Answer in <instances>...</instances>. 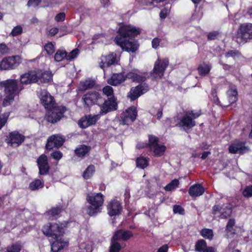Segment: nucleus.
<instances>
[{
	"label": "nucleus",
	"mask_w": 252,
	"mask_h": 252,
	"mask_svg": "<svg viewBox=\"0 0 252 252\" xmlns=\"http://www.w3.org/2000/svg\"><path fill=\"white\" fill-rule=\"evenodd\" d=\"M178 122L175 126L178 127H182L184 130H187L192 128L196 125V122L192 118L190 117L186 112L183 116L177 119Z\"/></svg>",
	"instance_id": "14"
},
{
	"label": "nucleus",
	"mask_w": 252,
	"mask_h": 252,
	"mask_svg": "<svg viewBox=\"0 0 252 252\" xmlns=\"http://www.w3.org/2000/svg\"><path fill=\"white\" fill-rule=\"evenodd\" d=\"M132 232L128 230L124 229L123 231V241H126L133 236Z\"/></svg>",
	"instance_id": "57"
},
{
	"label": "nucleus",
	"mask_w": 252,
	"mask_h": 252,
	"mask_svg": "<svg viewBox=\"0 0 252 252\" xmlns=\"http://www.w3.org/2000/svg\"><path fill=\"white\" fill-rule=\"evenodd\" d=\"M213 213L216 214L217 213H220V219H227L232 214V207L230 203L223 204L222 206L215 205L213 207Z\"/></svg>",
	"instance_id": "17"
},
{
	"label": "nucleus",
	"mask_w": 252,
	"mask_h": 252,
	"mask_svg": "<svg viewBox=\"0 0 252 252\" xmlns=\"http://www.w3.org/2000/svg\"><path fill=\"white\" fill-rule=\"evenodd\" d=\"M63 210V206L60 205L56 207H52L46 212V214L50 217L56 218L60 215Z\"/></svg>",
	"instance_id": "35"
},
{
	"label": "nucleus",
	"mask_w": 252,
	"mask_h": 252,
	"mask_svg": "<svg viewBox=\"0 0 252 252\" xmlns=\"http://www.w3.org/2000/svg\"><path fill=\"white\" fill-rule=\"evenodd\" d=\"M170 10L167 7H164L159 13V17L161 19H165L169 14Z\"/></svg>",
	"instance_id": "55"
},
{
	"label": "nucleus",
	"mask_w": 252,
	"mask_h": 252,
	"mask_svg": "<svg viewBox=\"0 0 252 252\" xmlns=\"http://www.w3.org/2000/svg\"><path fill=\"white\" fill-rule=\"evenodd\" d=\"M99 118V115H86L79 120L78 125L80 127L85 129L89 126L95 124Z\"/></svg>",
	"instance_id": "21"
},
{
	"label": "nucleus",
	"mask_w": 252,
	"mask_h": 252,
	"mask_svg": "<svg viewBox=\"0 0 252 252\" xmlns=\"http://www.w3.org/2000/svg\"><path fill=\"white\" fill-rule=\"evenodd\" d=\"M204 192V188L200 184H195L191 186L188 190L189 195L192 197L200 196L202 195Z\"/></svg>",
	"instance_id": "30"
},
{
	"label": "nucleus",
	"mask_w": 252,
	"mask_h": 252,
	"mask_svg": "<svg viewBox=\"0 0 252 252\" xmlns=\"http://www.w3.org/2000/svg\"><path fill=\"white\" fill-rule=\"evenodd\" d=\"M160 41V39L157 37L154 38L152 41V47L154 49H157L159 45Z\"/></svg>",
	"instance_id": "64"
},
{
	"label": "nucleus",
	"mask_w": 252,
	"mask_h": 252,
	"mask_svg": "<svg viewBox=\"0 0 252 252\" xmlns=\"http://www.w3.org/2000/svg\"><path fill=\"white\" fill-rule=\"evenodd\" d=\"M125 247V245L124 247L116 240H113V239H111L110 246L109 248V252H124V249Z\"/></svg>",
	"instance_id": "33"
},
{
	"label": "nucleus",
	"mask_w": 252,
	"mask_h": 252,
	"mask_svg": "<svg viewBox=\"0 0 252 252\" xmlns=\"http://www.w3.org/2000/svg\"><path fill=\"white\" fill-rule=\"evenodd\" d=\"M126 79V74L121 72L113 74L111 77L107 79V82L109 85L116 86L125 82Z\"/></svg>",
	"instance_id": "28"
},
{
	"label": "nucleus",
	"mask_w": 252,
	"mask_h": 252,
	"mask_svg": "<svg viewBox=\"0 0 252 252\" xmlns=\"http://www.w3.org/2000/svg\"><path fill=\"white\" fill-rule=\"evenodd\" d=\"M239 37L243 40L252 39V23L241 24L238 32Z\"/></svg>",
	"instance_id": "22"
},
{
	"label": "nucleus",
	"mask_w": 252,
	"mask_h": 252,
	"mask_svg": "<svg viewBox=\"0 0 252 252\" xmlns=\"http://www.w3.org/2000/svg\"><path fill=\"white\" fill-rule=\"evenodd\" d=\"M235 224V220L234 219L231 218L230 219L226 224L225 230L227 233H229L231 234H235V230L234 229L233 227Z\"/></svg>",
	"instance_id": "43"
},
{
	"label": "nucleus",
	"mask_w": 252,
	"mask_h": 252,
	"mask_svg": "<svg viewBox=\"0 0 252 252\" xmlns=\"http://www.w3.org/2000/svg\"><path fill=\"white\" fill-rule=\"evenodd\" d=\"M90 205L87 206L86 211L90 217L96 216L101 212L102 207L104 203V196L100 192L88 194L86 197Z\"/></svg>",
	"instance_id": "2"
},
{
	"label": "nucleus",
	"mask_w": 252,
	"mask_h": 252,
	"mask_svg": "<svg viewBox=\"0 0 252 252\" xmlns=\"http://www.w3.org/2000/svg\"><path fill=\"white\" fill-rule=\"evenodd\" d=\"M39 98L40 103L46 110L53 107L56 104L54 97L46 90H41Z\"/></svg>",
	"instance_id": "15"
},
{
	"label": "nucleus",
	"mask_w": 252,
	"mask_h": 252,
	"mask_svg": "<svg viewBox=\"0 0 252 252\" xmlns=\"http://www.w3.org/2000/svg\"><path fill=\"white\" fill-rule=\"evenodd\" d=\"M149 158L140 156L136 159V164L137 167L144 169L149 165Z\"/></svg>",
	"instance_id": "36"
},
{
	"label": "nucleus",
	"mask_w": 252,
	"mask_h": 252,
	"mask_svg": "<svg viewBox=\"0 0 252 252\" xmlns=\"http://www.w3.org/2000/svg\"><path fill=\"white\" fill-rule=\"evenodd\" d=\"M95 166L93 164L89 165L83 173L82 176L85 180L91 178L95 172Z\"/></svg>",
	"instance_id": "38"
},
{
	"label": "nucleus",
	"mask_w": 252,
	"mask_h": 252,
	"mask_svg": "<svg viewBox=\"0 0 252 252\" xmlns=\"http://www.w3.org/2000/svg\"><path fill=\"white\" fill-rule=\"evenodd\" d=\"M100 108L99 115H103L109 112L115 111L118 108L117 98L115 96L103 98L102 103L99 106Z\"/></svg>",
	"instance_id": "10"
},
{
	"label": "nucleus",
	"mask_w": 252,
	"mask_h": 252,
	"mask_svg": "<svg viewBox=\"0 0 252 252\" xmlns=\"http://www.w3.org/2000/svg\"><path fill=\"white\" fill-rule=\"evenodd\" d=\"M116 44L123 50L129 53H135L139 48V45L136 40L123 39H114Z\"/></svg>",
	"instance_id": "9"
},
{
	"label": "nucleus",
	"mask_w": 252,
	"mask_h": 252,
	"mask_svg": "<svg viewBox=\"0 0 252 252\" xmlns=\"http://www.w3.org/2000/svg\"><path fill=\"white\" fill-rule=\"evenodd\" d=\"M169 60L167 59H161L158 58L155 63L152 70L154 77L161 79L163 76L165 70L169 65Z\"/></svg>",
	"instance_id": "8"
},
{
	"label": "nucleus",
	"mask_w": 252,
	"mask_h": 252,
	"mask_svg": "<svg viewBox=\"0 0 252 252\" xmlns=\"http://www.w3.org/2000/svg\"><path fill=\"white\" fill-rule=\"evenodd\" d=\"M51 157L56 160H59L63 157V153L60 151H55L51 153Z\"/></svg>",
	"instance_id": "58"
},
{
	"label": "nucleus",
	"mask_w": 252,
	"mask_h": 252,
	"mask_svg": "<svg viewBox=\"0 0 252 252\" xmlns=\"http://www.w3.org/2000/svg\"><path fill=\"white\" fill-rule=\"evenodd\" d=\"M200 235L205 239L210 241L212 240L214 237V232L212 229L204 228L201 229L200 232Z\"/></svg>",
	"instance_id": "40"
},
{
	"label": "nucleus",
	"mask_w": 252,
	"mask_h": 252,
	"mask_svg": "<svg viewBox=\"0 0 252 252\" xmlns=\"http://www.w3.org/2000/svg\"><path fill=\"white\" fill-rule=\"evenodd\" d=\"M149 90V87L147 83L140 84L134 87H132L127 93V97L133 101L140 96L147 93Z\"/></svg>",
	"instance_id": "11"
},
{
	"label": "nucleus",
	"mask_w": 252,
	"mask_h": 252,
	"mask_svg": "<svg viewBox=\"0 0 252 252\" xmlns=\"http://www.w3.org/2000/svg\"><path fill=\"white\" fill-rule=\"evenodd\" d=\"M36 76L37 82L40 81L41 83H47L53 81V74L50 71L38 70L36 72Z\"/></svg>",
	"instance_id": "29"
},
{
	"label": "nucleus",
	"mask_w": 252,
	"mask_h": 252,
	"mask_svg": "<svg viewBox=\"0 0 252 252\" xmlns=\"http://www.w3.org/2000/svg\"><path fill=\"white\" fill-rule=\"evenodd\" d=\"M53 239L55 240L51 243L52 252H63L65 247L68 245V242L63 240L62 237Z\"/></svg>",
	"instance_id": "25"
},
{
	"label": "nucleus",
	"mask_w": 252,
	"mask_h": 252,
	"mask_svg": "<svg viewBox=\"0 0 252 252\" xmlns=\"http://www.w3.org/2000/svg\"><path fill=\"white\" fill-rule=\"evenodd\" d=\"M179 185V181L178 179H175L172 180L164 187L166 191H172L176 188L178 187Z\"/></svg>",
	"instance_id": "46"
},
{
	"label": "nucleus",
	"mask_w": 252,
	"mask_h": 252,
	"mask_svg": "<svg viewBox=\"0 0 252 252\" xmlns=\"http://www.w3.org/2000/svg\"><path fill=\"white\" fill-rule=\"evenodd\" d=\"M166 150V147L165 146L158 144L152 147V149L149 150V151L153 152L154 157H160L164 155Z\"/></svg>",
	"instance_id": "31"
},
{
	"label": "nucleus",
	"mask_w": 252,
	"mask_h": 252,
	"mask_svg": "<svg viewBox=\"0 0 252 252\" xmlns=\"http://www.w3.org/2000/svg\"><path fill=\"white\" fill-rule=\"evenodd\" d=\"M242 55L240 51L238 50H229L225 54L226 58L232 57L235 58V57H239Z\"/></svg>",
	"instance_id": "50"
},
{
	"label": "nucleus",
	"mask_w": 252,
	"mask_h": 252,
	"mask_svg": "<svg viewBox=\"0 0 252 252\" xmlns=\"http://www.w3.org/2000/svg\"><path fill=\"white\" fill-rule=\"evenodd\" d=\"M18 79H7L1 83L4 88L6 95L2 102L4 106L10 105V102L14 100L15 95L24 89V87L18 86Z\"/></svg>",
	"instance_id": "1"
},
{
	"label": "nucleus",
	"mask_w": 252,
	"mask_h": 252,
	"mask_svg": "<svg viewBox=\"0 0 252 252\" xmlns=\"http://www.w3.org/2000/svg\"><path fill=\"white\" fill-rule=\"evenodd\" d=\"M123 231L124 229H120L115 231L112 237H111L113 239V240L123 241Z\"/></svg>",
	"instance_id": "47"
},
{
	"label": "nucleus",
	"mask_w": 252,
	"mask_h": 252,
	"mask_svg": "<svg viewBox=\"0 0 252 252\" xmlns=\"http://www.w3.org/2000/svg\"><path fill=\"white\" fill-rule=\"evenodd\" d=\"M173 211L175 214L178 213L182 215H184L185 213L184 209L179 205H175L173 206Z\"/></svg>",
	"instance_id": "54"
},
{
	"label": "nucleus",
	"mask_w": 252,
	"mask_h": 252,
	"mask_svg": "<svg viewBox=\"0 0 252 252\" xmlns=\"http://www.w3.org/2000/svg\"><path fill=\"white\" fill-rule=\"evenodd\" d=\"M141 32V29L131 25L121 23L117 31V35L115 39H133L139 35Z\"/></svg>",
	"instance_id": "4"
},
{
	"label": "nucleus",
	"mask_w": 252,
	"mask_h": 252,
	"mask_svg": "<svg viewBox=\"0 0 252 252\" xmlns=\"http://www.w3.org/2000/svg\"><path fill=\"white\" fill-rule=\"evenodd\" d=\"M187 113L189 115V116H190V117L192 118L193 120L198 118L201 115V112L200 110L198 111L190 110L187 111Z\"/></svg>",
	"instance_id": "56"
},
{
	"label": "nucleus",
	"mask_w": 252,
	"mask_h": 252,
	"mask_svg": "<svg viewBox=\"0 0 252 252\" xmlns=\"http://www.w3.org/2000/svg\"><path fill=\"white\" fill-rule=\"evenodd\" d=\"M41 2V0H29L27 3V6L28 7L32 6L36 7L39 5Z\"/></svg>",
	"instance_id": "60"
},
{
	"label": "nucleus",
	"mask_w": 252,
	"mask_h": 252,
	"mask_svg": "<svg viewBox=\"0 0 252 252\" xmlns=\"http://www.w3.org/2000/svg\"><path fill=\"white\" fill-rule=\"evenodd\" d=\"M25 137L17 130L13 131L6 136L5 142L11 147H17L25 140Z\"/></svg>",
	"instance_id": "12"
},
{
	"label": "nucleus",
	"mask_w": 252,
	"mask_h": 252,
	"mask_svg": "<svg viewBox=\"0 0 252 252\" xmlns=\"http://www.w3.org/2000/svg\"><path fill=\"white\" fill-rule=\"evenodd\" d=\"M78 53H79L78 49H74L71 52H70L68 55H66V59L67 60L73 59L77 57Z\"/></svg>",
	"instance_id": "59"
},
{
	"label": "nucleus",
	"mask_w": 252,
	"mask_h": 252,
	"mask_svg": "<svg viewBox=\"0 0 252 252\" xmlns=\"http://www.w3.org/2000/svg\"><path fill=\"white\" fill-rule=\"evenodd\" d=\"M137 71L138 70L128 71L126 74V77L132 82L137 83L139 84L145 83L144 82L147 79V77L145 75L138 74Z\"/></svg>",
	"instance_id": "24"
},
{
	"label": "nucleus",
	"mask_w": 252,
	"mask_h": 252,
	"mask_svg": "<svg viewBox=\"0 0 252 252\" xmlns=\"http://www.w3.org/2000/svg\"><path fill=\"white\" fill-rule=\"evenodd\" d=\"M21 63V58L19 56L5 57L0 62V70L15 69L18 67Z\"/></svg>",
	"instance_id": "7"
},
{
	"label": "nucleus",
	"mask_w": 252,
	"mask_h": 252,
	"mask_svg": "<svg viewBox=\"0 0 252 252\" xmlns=\"http://www.w3.org/2000/svg\"><path fill=\"white\" fill-rule=\"evenodd\" d=\"M103 98L98 92L89 91L83 95L82 101L85 108H88L94 105L100 106Z\"/></svg>",
	"instance_id": "5"
},
{
	"label": "nucleus",
	"mask_w": 252,
	"mask_h": 252,
	"mask_svg": "<svg viewBox=\"0 0 252 252\" xmlns=\"http://www.w3.org/2000/svg\"><path fill=\"white\" fill-rule=\"evenodd\" d=\"M37 78L35 71L31 70L23 73L20 77V86L24 87V86L37 83Z\"/></svg>",
	"instance_id": "18"
},
{
	"label": "nucleus",
	"mask_w": 252,
	"mask_h": 252,
	"mask_svg": "<svg viewBox=\"0 0 252 252\" xmlns=\"http://www.w3.org/2000/svg\"><path fill=\"white\" fill-rule=\"evenodd\" d=\"M137 111L134 106H131L123 112L120 116V123L123 125H128L136 119Z\"/></svg>",
	"instance_id": "13"
},
{
	"label": "nucleus",
	"mask_w": 252,
	"mask_h": 252,
	"mask_svg": "<svg viewBox=\"0 0 252 252\" xmlns=\"http://www.w3.org/2000/svg\"><path fill=\"white\" fill-rule=\"evenodd\" d=\"M221 32L218 31H215L210 32L207 34L208 40H214L217 39L219 36H220Z\"/></svg>",
	"instance_id": "51"
},
{
	"label": "nucleus",
	"mask_w": 252,
	"mask_h": 252,
	"mask_svg": "<svg viewBox=\"0 0 252 252\" xmlns=\"http://www.w3.org/2000/svg\"><path fill=\"white\" fill-rule=\"evenodd\" d=\"M68 222H48L45 224L41 229L44 235L53 238H60L63 237L64 233V229L67 227Z\"/></svg>",
	"instance_id": "3"
},
{
	"label": "nucleus",
	"mask_w": 252,
	"mask_h": 252,
	"mask_svg": "<svg viewBox=\"0 0 252 252\" xmlns=\"http://www.w3.org/2000/svg\"><path fill=\"white\" fill-rule=\"evenodd\" d=\"M245 143L243 142L232 144L229 146L228 151L231 154H244L250 151L249 147L245 146Z\"/></svg>",
	"instance_id": "23"
},
{
	"label": "nucleus",
	"mask_w": 252,
	"mask_h": 252,
	"mask_svg": "<svg viewBox=\"0 0 252 252\" xmlns=\"http://www.w3.org/2000/svg\"><path fill=\"white\" fill-rule=\"evenodd\" d=\"M9 49L4 43L0 44V53L2 55H5L8 53Z\"/></svg>",
	"instance_id": "61"
},
{
	"label": "nucleus",
	"mask_w": 252,
	"mask_h": 252,
	"mask_svg": "<svg viewBox=\"0 0 252 252\" xmlns=\"http://www.w3.org/2000/svg\"><path fill=\"white\" fill-rule=\"evenodd\" d=\"M8 114H4L2 117L0 116V129H1L5 125L7 121Z\"/></svg>",
	"instance_id": "62"
},
{
	"label": "nucleus",
	"mask_w": 252,
	"mask_h": 252,
	"mask_svg": "<svg viewBox=\"0 0 252 252\" xmlns=\"http://www.w3.org/2000/svg\"><path fill=\"white\" fill-rule=\"evenodd\" d=\"M23 32V29L21 26H17L12 29L10 34L13 36H17L21 33H22Z\"/></svg>",
	"instance_id": "53"
},
{
	"label": "nucleus",
	"mask_w": 252,
	"mask_h": 252,
	"mask_svg": "<svg viewBox=\"0 0 252 252\" xmlns=\"http://www.w3.org/2000/svg\"><path fill=\"white\" fill-rule=\"evenodd\" d=\"M207 247V244L204 239H199L195 244V251L197 252H202Z\"/></svg>",
	"instance_id": "42"
},
{
	"label": "nucleus",
	"mask_w": 252,
	"mask_h": 252,
	"mask_svg": "<svg viewBox=\"0 0 252 252\" xmlns=\"http://www.w3.org/2000/svg\"><path fill=\"white\" fill-rule=\"evenodd\" d=\"M116 63V55L113 53L106 56L101 57V61L99 63V66L101 68L104 69V68L110 66L115 64Z\"/></svg>",
	"instance_id": "26"
},
{
	"label": "nucleus",
	"mask_w": 252,
	"mask_h": 252,
	"mask_svg": "<svg viewBox=\"0 0 252 252\" xmlns=\"http://www.w3.org/2000/svg\"><path fill=\"white\" fill-rule=\"evenodd\" d=\"M244 196L249 198L252 197V185L247 186L243 191Z\"/></svg>",
	"instance_id": "52"
},
{
	"label": "nucleus",
	"mask_w": 252,
	"mask_h": 252,
	"mask_svg": "<svg viewBox=\"0 0 252 252\" xmlns=\"http://www.w3.org/2000/svg\"><path fill=\"white\" fill-rule=\"evenodd\" d=\"M37 165L39 170V174L46 175L48 174L50 168L47 156L44 154H41L37 158Z\"/></svg>",
	"instance_id": "16"
},
{
	"label": "nucleus",
	"mask_w": 252,
	"mask_h": 252,
	"mask_svg": "<svg viewBox=\"0 0 252 252\" xmlns=\"http://www.w3.org/2000/svg\"><path fill=\"white\" fill-rule=\"evenodd\" d=\"M64 142L63 137L60 135L55 134L50 136L47 141L45 147L48 150H51L53 148H60Z\"/></svg>",
	"instance_id": "19"
},
{
	"label": "nucleus",
	"mask_w": 252,
	"mask_h": 252,
	"mask_svg": "<svg viewBox=\"0 0 252 252\" xmlns=\"http://www.w3.org/2000/svg\"><path fill=\"white\" fill-rule=\"evenodd\" d=\"M44 50L46 52L48 55H52L55 51V45L52 42L48 41L44 46Z\"/></svg>",
	"instance_id": "45"
},
{
	"label": "nucleus",
	"mask_w": 252,
	"mask_h": 252,
	"mask_svg": "<svg viewBox=\"0 0 252 252\" xmlns=\"http://www.w3.org/2000/svg\"><path fill=\"white\" fill-rule=\"evenodd\" d=\"M95 85V81L92 79L86 80L80 83V89L82 91H86L93 88Z\"/></svg>",
	"instance_id": "37"
},
{
	"label": "nucleus",
	"mask_w": 252,
	"mask_h": 252,
	"mask_svg": "<svg viewBox=\"0 0 252 252\" xmlns=\"http://www.w3.org/2000/svg\"><path fill=\"white\" fill-rule=\"evenodd\" d=\"M22 246L20 244L15 243L7 247L6 252H20Z\"/></svg>",
	"instance_id": "48"
},
{
	"label": "nucleus",
	"mask_w": 252,
	"mask_h": 252,
	"mask_svg": "<svg viewBox=\"0 0 252 252\" xmlns=\"http://www.w3.org/2000/svg\"><path fill=\"white\" fill-rule=\"evenodd\" d=\"M211 68V65L209 63H203L198 66L197 70L200 76H205L209 73Z\"/></svg>",
	"instance_id": "32"
},
{
	"label": "nucleus",
	"mask_w": 252,
	"mask_h": 252,
	"mask_svg": "<svg viewBox=\"0 0 252 252\" xmlns=\"http://www.w3.org/2000/svg\"><path fill=\"white\" fill-rule=\"evenodd\" d=\"M91 147L85 144L78 145L74 150L75 155L81 159H84L89 155Z\"/></svg>",
	"instance_id": "27"
},
{
	"label": "nucleus",
	"mask_w": 252,
	"mask_h": 252,
	"mask_svg": "<svg viewBox=\"0 0 252 252\" xmlns=\"http://www.w3.org/2000/svg\"><path fill=\"white\" fill-rule=\"evenodd\" d=\"M66 110L64 106H54L48 109L46 114V119L47 122L55 124L59 122Z\"/></svg>",
	"instance_id": "6"
},
{
	"label": "nucleus",
	"mask_w": 252,
	"mask_h": 252,
	"mask_svg": "<svg viewBox=\"0 0 252 252\" xmlns=\"http://www.w3.org/2000/svg\"><path fill=\"white\" fill-rule=\"evenodd\" d=\"M67 53L65 50H58L55 54L54 59L56 62H59L64 59H66Z\"/></svg>",
	"instance_id": "44"
},
{
	"label": "nucleus",
	"mask_w": 252,
	"mask_h": 252,
	"mask_svg": "<svg viewBox=\"0 0 252 252\" xmlns=\"http://www.w3.org/2000/svg\"><path fill=\"white\" fill-rule=\"evenodd\" d=\"M102 92L103 94L108 97V98L115 96L113 89L110 86H106L104 87L102 89Z\"/></svg>",
	"instance_id": "49"
},
{
	"label": "nucleus",
	"mask_w": 252,
	"mask_h": 252,
	"mask_svg": "<svg viewBox=\"0 0 252 252\" xmlns=\"http://www.w3.org/2000/svg\"><path fill=\"white\" fill-rule=\"evenodd\" d=\"M44 183L39 179H35L30 183L29 189L31 190H35L39 189H42L44 187Z\"/></svg>",
	"instance_id": "41"
},
{
	"label": "nucleus",
	"mask_w": 252,
	"mask_h": 252,
	"mask_svg": "<svg viewBox=\"0 0 252 252\" xmlns=\"http://www.w3.org/2000/svg\"><path fill=\"white\" fill-rule=\"evenodd\" d=\"M65 14L64 12H60L56 15L55 20L58 22H63L65 20Z\"/></svg>",
	"instance_id": "63"
},
{
	"label": "nucleus",
	"mask_w": 252,
	"mask_h": 252,
	"mask_svg": "<svg viewBox=\"0 0 252 252\" xmlns=\"http://www.w3.org/2000/svg\"><path fill=\"white\" fill-rule=\"evenodd\" d=\"M228 99L230 104L235 103L238 100V92L235 87H231L227 92Z\"/></svg>",
	"instance_id": "34"
},
{
	"label": "nucleus",
	"mask_w": 252,
	"mask_h": 252,
	"mask_svg": "<svg viewBox=\"0 0 252 252\" xmlns=\"http://www.w3.org/2000/svg\"><path fill=\"white\" fill-rule=\"evenodd\" d=\"M122 209L121 204L116 199L111 200L107 205V213L110 217L120 215L122 213Z\"/></svg>",
	"instance_id": "20"
},
{
	"label": "nucleus",
	"mask_w": 252,
	"mask_h": 252,
	"mask_svg": "<svg viewBox=\"0 0 252 252\" xmlns=\"http://www.w3.org/2000/svg\"><path fill=\"white\" fill-rule=\"evenodd\" d=\"M148 137V142L147 143L149 150L152 149V148L155 145L158 144L159 139L157 136L153 134H149Z\"/></svg>",
	"instance_id": "39"
}]
</instances>
